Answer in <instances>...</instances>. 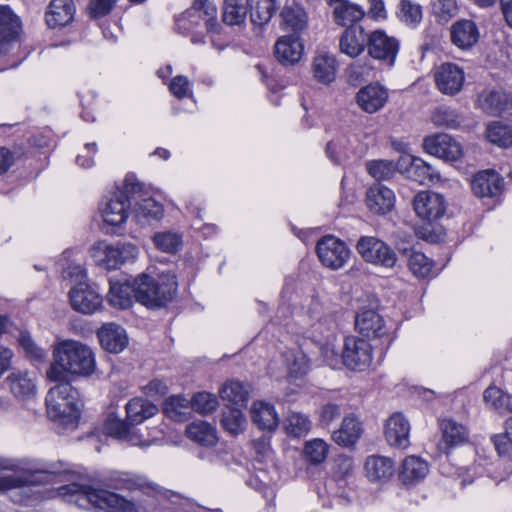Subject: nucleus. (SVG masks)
Instances as JSON below:
<instances>
[{
    "instance_id": "nucleus-1",
    "label": "nucleus",
    "mask_w": 512,
    "mask_h": 512,
    "mask_svg": "<svg viewBox=\"0 0 512 512\" xmlns=\"http://www.w3.org/2000/svg\"><path fill=\"white\" fill-rule=\"evenodd\" d=\"M95 370L92 350L77 341H65L53 350V361L46 375L56 382L45 398L47 414L66 429H75L81 416L79 391L71 385L73 376H90Z\"/></svg>"
},
{
    "instance_id": "nucleus-2",
    "label": "nucleus",
    "mask_w": 512,
    "mask_h": 512,
    "mask_svg": "<svg viewBox=\"0 0 512 512\" xmlns=\"http://www.w3.org/2000/svg\"><path fill=\"white\" fill-rule=\"evenodd\" d=\"M110 289L107 301L119 309L132 305V298L147 308H162L171 302L177 293L178 283L172 272L161 273L157 278L140 274L132 283L128 280H109Z\"/></svg>"
},
{
    "instance_id": "nucleus-3",
    "label": "nucleus",
    "mask_w": 512,
    "mask_h": 512,
    "mask_svg": "<svg viewBox=\"0 0 512 512\" xmlns=\"http://www.w3.org/2000/svg\"><path fill=\"white\" fill-rule=\"evenodd\" d=\"M57 494L67 502L81 507L93 506L103 512H136L133 501L104 489H94L88 485L70 483L60 486Z\"/></svg>"
},
{
    "instance_id": "nucleus-4",
    "label": "nucleus",
    "mask_w": 512,
    "mask_h": 512,
    "mask_svg": "<svg viewBox=\"0 0 512 512\" xmlns=\"http://www.w3.org/2000/svg\"><path fill=\"white\" fill-rule=\"evenodd\" d=\"M143 184L138 182L134 175H127L124 179L123 189L113 193L112 197L101 208L104 222L111 226L107 233H115V228L124 224L128 218V208L132 206V199L139 194Z\"/></svg>"
},
{
    "instance_id": "nucleus-5",
    "label": "nucleus",
    "mask_w": 512,
    "mask_h": 512,
    "mask_svg": "<svg viewBox=\"0 0 512 512\" xmlns=\"http://www.w3.org/2000/svg\"><path fill=\"white\" fill-rule=\"evenodd\" d=\"M68 275H76L79 282L69 291V300L72 308L83 314H91L102 304V297L89 284L83 282L86 277L81 266L69 267Z\"/></svg>"
},
{
    "instance_id": "nucleus-6",
    "label": "nucleus",
    "mask_w": 512,
    "mask_h": 512,
    "mask_svg": "<svg viewBox=\"0 0 512 512\" xmlns=\"http://www.w3.org/2000/svg\"><path fill=\"white\" fill-rule=\"evenodd\" d=\"M355 248L366 263L384 268H393L396 265L397 255L395 251L377 237L361 236Z\"/></svg>"
},
{
    "instance_id": "nucleus-7",
    "label": "nucleus",
    "mask_w": 512,
    "mask_h": 512,
    "mask_svg": "<svg viewBox=\"0 0 512 512\" xmlns=\"http://www.w3.org/2000/svg\"><path fill=\"white\" fill-rule=\"evenodd\" d=\"M315 250L320 263L334 271L343 268L352 254L343 240L331 234L321 237Z\"/></svg>"
},
{
    "instance_id": "nucleus-8",
    "label": "nucleus",
    "mask_w": 512,
    "mask_h": 512,
    "mask_svg": "<svg viewBox=\"0 0 512 512\" xmlns=\"http://www.w3.org/2000/svg\"><path fill=\"white\" fill-rule=\"evenodd\" d=\"M355 327L367 341L378 340L382 350H387L393 341L383 317L375 310L367 309L357 313Z\"/></svg>"
},
{
    "instance_id": "nucleus-9",
    "label": "nucleus",
    "mask_w": 512,
    "mask_h": 512,
    "mask_svg": "<svg viewBox=\"0 0 512 512\" xmlns=\"http://www.w3.org/2000/svg\"><path fill=\"white\" fill-rule=\"evenodd\" d=\"M373 347L364 338L347 337L342 351L343 364L350 370L362 372L372 363Z\"/></svg>"
},
{
    "instance_id": "nucleus-10",
    "label": "nucleus",
    "mask_w": 512,
    "mask_h": 512,
    "mask_svg": "<svg viewBox=\"0 0 512 512\" xmlns=\"http://www.w3.org/2000/svg\"><path fill=\"white\" fill-rule=\"evenodd\" d=\"M475 105L490 116L512 117V94L503 89L482 90Z\"/></svg>"
},
{
    "instance_id": "nucleus-11",
    "label": "nucleus",
    "mask_w": 512,
    "mask_h": 512,
    "mask_svg": "<svg viewBox=\"0 0 512 512\" xmlns=\"http://www.w3.org/2000/svg\"><path fill=\"white\" fill-rule=\"evenodd\" d=\"M400 48L397 38L388 36L384 30L378 29L369 33L368 54L373 59L379 60L389 67L395 63Z\"/></svg>"
},
{
    "instance_id": "nucleus-12",
    "label": "nucleus",
    "mask_w": 512,
    "mask_h": 512,
    "mask_svg": "<svg viewBox=\"0 0 512 512\" xmlns=\"http://www.w3.org/2000/svg\"><path fill=\"white\" fill-rule=\"evenodd\" d=\"M422 147L426 153L448 162L458 161L463 155L460 143L446 133L424 137Z\"/></svg>"
},
{
    "instance_id": "nucleus-13",
    "label": "nucleus",
    "mask_w": 512,
    "mask_h": 512,
    "mask_svg": "<svg viewBox=\"0 0 512 512\" xmlns=\"http://www.w3.org/2000/svg\"><path fill=\"white\" fill-rule=\"evenodd\" d=\"M279 27L288 35L301 34L308 28V14L304 7L296 0H285L279 7Z\"/></svg>"
},
{
    "instance_id": "nucleus-14",
    "label": "nucleus",
    "mask_w": 512,
    "mask_h": 512,
    "mask_svg": "<svg viewBox=\"0 0 512 512\" xmlns=\"http://www.w3.org/2000/svg\"><path fill=\"white\" fill-rule=\"evenodd\" d=\"M434 81L437 89L442 94L455 96L463 89L465 73L457 64L445 62L435 69Z\"/></svg>"
},
{
    "instance_id": "nucleus-15",
    "label": "nucleus",
    "mask_w": 512,
    "mask_h": 512,
    "mask_svg": "<svg viewBox=\"0 0 512 512\" xmlns=\"http://www.w3.org/2000/svg\"><path fill=\"white\" fill-rule=\"evenodd\" d=\"M413 207L420 218L432 223L444 216L447 203L442 194L427 190L414 196Z\"/></svg>"
},
{
    "instance_id": "nucleus-16",
    "label": "nucleus",
    "mask_w": 512,
    "mask_h": 512,
    "mask_svg": "<svg viewBox=\"0 0 512 512\" xmlns=\"http://www.w3.org/2000/svg\"><path fill=\"white\" fill-rule=\"evenodd\" d=\"M22 30L20 18L9 5H0V55H6L18 42Z\"/></svg>"
},
{
    "instance_id": "nucleus-17",
    "label": "nucleus",
    "mask_w": 512,
    "mask_h": 512,
    "mask_svg": "<svg viewBox=\"0 0 512 512\" xmlns=\"http://www.w3.org/2000/svg\"><path fill=\"white\" fill-rule=\"evenodd\" d=\"M471 189L479 198H489L498 202L504 190V179L494 170L480 171L473 177Z\"/></svg>"
},
{
    "instance_id": "nucleus-18",
    "label": "nucleus",
    "mask_w": 512,
    "mask_h": 512,
    "mask_svg": "<svg viewBox=\"0 0 512 512\" xmlns=\"http://www.w3.org/2000/svg\"><path fill=\"white\" fill-rule=\"evenodd\" d=\"M304 52V43L300 36L283 35L279 37L274 45V56L283 66L297 64Z\"/></svg>"
},
{
    "instance_id": "nucleus-19",
    "label": "nucleus",
    "mask_w": 512,
    "mask_h": 512,
    "mask_svg": "<svg viewBox=\"0 0 512 512\" xmlns=\"http://www.w3.org/2000/svg\"><path fill=\"white\" fill-rule=\"evenodd\" d=\"M369 33L360 24H352L343 31L339 39L340 52L356 58L368 48Z\"/></svg>"
},
{
    "instance_id": "nucleus-20",
    "label": "nucleus",
    "mask_w": 512,
    "mask_h": 512,
    "mask_svg": "<svg viewBox=\"0 0 512 512\" xmlns=\"http://www.w3.org/2000/svg\"><path fill=\"white\" fill-rule=\"evenodd\" d=\"M60 472L55 470H36L23 475H6L0 477V492L13 488L35 486L52 481Z\"/></svg>"
},
{
    "instance_id": "nucleus-21",
    "label": "nucleus",
    "mask_w": 512,
    "mask_h": 512,
    "mask_svg": "<svg viewBox=\"0 0 512 512\" xmlns=\"http://www.w3.org/2000/svg\"><path fill=\"white\" fill-rule=\"evenodd\" d=\"M76 7L73 0H51L45 12L50 29L63 28L74 20Z\"/></svg>"
},
{
    "instance_id": "nucleus-22",
    "label": "nucleus",
    "mask_w": 512,
    "mask_h": 512,
    "mask_svg": "<svg viewBox=\"0 0 512 512\" xmlns=\"http://www.w3.org/2000/svg\"><path fill=\"white\" fill-rule=\"evenodd\" d=\"M410 424L401 413L391 415L385 424L384 436L389 445L406 449L409 441Z\"/></svg>"
},
{
    "instance_id": "nucleus-23",
    "label": "nucleus",
    "mask_w": 512,
    "mask_h": 512,
    "mask_svg": "<svg viewBox=\"0 0 512 512\" xmlns=\"http://www.w3.org/2000/svg\"><path fill=\"white\" fill-rule=\"evenodd\" d=\"M388 90L378 83L362 87L356 94V102L366 113L381 110L388 101Z\"/></svg>"
},
{
    "instance_id": "nucleus-24",
    "label": "nucleus",
    "mask_w": 512,
    "mask_h": 512,
    "mask_svg": "<svg viewBox=\"0 0 512 512\" xmlns=\"http://www.w3.org/2000/svg\"><path fill=\"white\" fill-rule=\"evenodd\" d=\"M365 203L373 214L385 215L394 208L395 195L391 189L378 183L367 190Z\"/></svg>"
},
{
    "instance_id": "nucleus-25",
    "label": "nucleus",
    "mask_w": 512,
    "mask_h": 512,
    "mask_svg": "<svg viewBox=\"0 0 512 512\" xmlns=\"http://www.w3.org/2000/svg\"><path fill=\"white\" fill-rule=\"evenodd\" d=\"M97 337L101 347L110 353H120L128 345L125 329L115 323L104 324L98 331Z\"/></svg>"
},
{
    "instance_id": "nucleus-26",
    "label": "nucleus",
    "mask_w": 512,
    "mask_h": 512,
    "mask_svg": "<svg viewBox=\"0 0 512 512\" xmlns=\"http://www.w3.org/2000/svg\"><path fill=\"white\" fill-rule=\"evenodd\" d=\"M104 254L102 264L106 269L112 270L127 262L134 261L138 254V248L131 243H117L107 246Z\"/></svg>"
},
{
    "instance_id": "nucleus-27",
    "label": "nucleus",
    "mask_w": 512,
    "mask_h": 512,
    "mask_svg": "<svg viewBox=\"0 0 512 512\" xmlns=\"http://www.w3.org/2000/svg\"><path fill=\"white\" fill-rule=\"evenodd\" d=\"M427 473V462L416 456H408L402 462L398 479L404 486L411 487L422 481Z\"/></svg>"
},
{
    "instance_id": "nucleus-28",
    "label": "nucleus",
    "mask_w": 512,
    "mask_h": 512,
    "mask_svg": "<svg viewBox=\"0 0 512 512\" xmlns=\"http://www.w3.org/2000/svg\"><path fill=\"white\" fill-rule=\"evenodd\" d=\"M452 43L461 49H468L477 43L479 31L472 20L462 19L455 22L450 29Z\"/></svg>"
},
{
    "instance_id": "nucleus-29",
    "label": "nucleus",
    "mask_w": 512,
    "mask_h": 512,
    "mask_svg": "<svg viewBox=\"0 0 512 512\" xmlns=\"http://www.w3.org/2000/svg\"><path fill=\"white\" fill-rule=\"evenodd\" d=\"M442 431V440L444 443V452L449 453L453 447L463 445L468 442V430L462 424H459L451 419H444L440 422Z\"/></svg>"
},
{
    "instance_id": "nucleus-30",
    "label": "nucleus",
    "mask_w": 512,
    "mask_h": 512,
    "mask_svg": "<svg viewBox=\"0 0 512 512\" xmlns=\"http://www.w3.org/2000/svg\"><path fill=\"white\" fill-rule=\"evenodd\" d=\"M362 434L361 423L355 417H344L341 427L332 434L333 441L341 447H354Z\"/></svg>"
},
{
    "instance_id": "nucleus-31",
    "label": "nucleus",
    "mask_w": 512,
    "mask_h": 512,
    "mask_svg": "<svg viewBox=\"0 0 512 512\" xmlns=\"http://www.w3.org/2000/svg\"><path fill=\"white\" fill-rule=\"evenodd\" d=\"M251 420L260 429L274 431L279 424V418L272 404L258 401L251 408Z\"/></svg>"
},
{
    "instance_id": "nucleus-32",
    "label": "nucleus",
    "mask_w": 512,
    "mask_h": 512,
    "mask_svg": "<svg viewBox=\"0 0 512 512\" xmlns=\"http://www.w3.org/2000/svg\"><path fill=\"white\" fill-rule=\"evenodd\" d=\"M202 11L205 16L208 17L206 21V27L208 31H213L217 26L216 22V14L217 9L216 6L210 2L209 0H194L192 7L183 12L178 18H176V29L179 32H182L181 29L187 30L188 28L182 25L187 19L193 16L194 12Z\"/></svg>"
},
{
    "instance_id": "nucleus-33",
    "label": "nucleus",
    "mask_w": 512,
    "mask_h": 512,
    "mask_svg": "<svg viewBox=\"0 0 512 512\" xmlns=\"http://www.w3.org/2000/svg\"><path fill=\"white\" fill-rule=\"evenodd\" d=\"M158 411V407L152 402L142 398H133L126 405V418L134 426L154 416Z\"/></svg>"
},
{
    "instance_id": "nucleus-34",
    "label": "nucleus",
    "mask_w": 512,
    "mask_h": 512,
    "mask_svg": "<svg viewBox=\"0 0 512 512\" xmlns=\"http://www.w3.org/2000/svg\"><path fill=\"white\" fill-rule=\"evenodd\" d=\"M108 485L116 490H143L145 488L155 489L154 485L148 483L145 478L133 475L128 472H113L108 477Z\"/></svg>"
},
{
    "instance_id": "nucleus-35",
    "label": "nucleus",
    "mask_w": 512,
    "mask_h": 512,
    "mask_svg": "<svg viewBox=\"0 0 512 512\" xmlns=\"http://www.w3.org/2000/svg\"><path fill=\"white\" fill-rule=\"evenodd\" d=\"M337 2L333 11V19L336 24L340 26H350L357 24L364 15V10L356 4L349 2L348 0H335Z\"/></svg>"
},
{
    "instance_id": "nucleus-36",
    "label": "nucleus",
    "mask_w": 512,
    "mask_h": 512,
    "mask_svg": "<svg viewBox=\"0 0 512 512\" xmlns=\"http://www.w3.org/2000/svg\"><path fill=\"white\" fill-rule=\"evenodd\" d=\"M313 77L322 84L328 85L336 77V59L328 54L316 55L312 63Z\"/></svg>"
},
{
    "instance_id": "nucleus-37",
    "label": "nucleus",
    "mask_w": 512,
    "mask_h": 512,
    "mask_svg": "<svg viewBox=\"0 0 512 512\" xmlns=\"http://www.w3.org/2000/svg\"><path fill=\"white\" fill-rule=\"evenodd\" d=\"M220 396L227 407L246 408L249 392L240 381H229L220 390Z\"/></svg>"
},
{
    "instance_id": "nucleus-38",
    "label": "nucleus",
    "mask_w": 512,
    "mask_h": 512,
    "mask_svg": "<svg viewBox=\"0 0 512 512\" xmlns=\"http://www.w3.org/2000/svg\"><path fill=\"white\" fill-rule=\"evenodd\" d=\"M366 475L370 480H386L393 475L394 463L390 458L369 456L364 465Z\"/></svg>"
},
{
    "instance_id": "nucleus-39",
    "label": "nucleus",
    "mask_w": 512,
    "mask_h": 512,
    "mask_svg": "<svg viewBox=\"0 0 512 512\" xmlns=\"http://www.w3.org/2000/svg\"><path fill=\"white\" fill-rule=\"evenodd\" d=\"M6 382L13 395L19 399H30L36 393V385L26 372H13L6 378Z\"/></svg>"
},
{
    "instance_id": "nucleus-40",
    "label": "nucleus",
    "mask_w": 512,
    "mask_h": 512,
    "mask_svg": "<svg viewBox=\"0 0 512 512\" xmlns=\"http://www.w3.org/2000/svg\"><path fill=\"white\" fill-rule=\"evenodd\" d=\"M143 190L134 195L132 205H134L135 215L138 219L158 220L163 216V206L151 197H142Z\"/></svg>"
},
{
    "instance_id": "nucleus-41",
    "label": "nucleus",
    "mask_w": 512,
    "mask_h": 512,
    "mask_svg": "<svg viewBox=\"0 0 512 512\" xmlns=\"http://www.w3.org/2000/svg\"><path fill=\"white\" fill-rule=\"evenodd\" d=\"M186 435L202 446H213L217 442L215 428L205 421H194L187 425Z\"/></svg>"
},
{
    "instance_id": "nucleus-42",
    "label": "nucleus",
    "mask_w": 512,
    "mask_h": 512,
    "mask_svg": "<svg viewBox=\"0 0 512 512\" xmlns=\"http://www.w3.org/2000/svg\"><path fill=\"white\" fill-rule=\"evenodd\" d=\"M484 402L500 414L512 413V395L491 385L483 393Z\"/></svg>"
},
{
    "instance_id": "nucleus-43",
    "label": "nucleus",
    "mask_w": 512,
    "mask_h": 512,
    "mask_svg": "<svg viewBox=\"0 0 512 512\" xmlns=\"http://www.w3.org/2000/svg\"><path fill=\"white\" fill-rule=\"evenodd\" d=\"M248 7L250 20L257 26L267 24L279 9L276 0H255L254 3L249 2Z\"/></svg>"
},
{
    "instance_id": "nucleus-44",
    "label": "nucleus",
    "mask_w": 512,
    "mask_h": 512,
    "mask_svg": "<svg viewBox=\"0 0 512 512\" xmlns=\"http://www.w3.org/2000/svg\"><path fill=\"white\" fill-rule=\"evenodd\" d=\"M247 0H224L222 20L227 25H241L249 12Z\"/></svg>"
},
{
    "instance_id": "nucleus-45",
    "label": "nucleus",
    "mask_w": 512,
    "mask_h": 512,
    "mask_svg": "<svg viewBox=\"0 0 512 512\" xmlns=\"http://www.w3.org/2000/svg\"><path fill=\"white\" fill-rule=\"evenodd\" d=\"M191 408V400L182 396H171L163 403L164 413L171 419L183 422L187 420L189 409Z\"/></svg>"
},
{
    "instance_id": "nucleus-46",
    "label": "nucleus",
    "mask_w": 512,
    "mask_h": 512,
    "mask_svg": "<svg viewBox=\"0 0 512 512\" xmlns=\"http://www.w3.org/2000/svg\"><path fill=\"white\" fill-rule=\"evenodd\" d=\"M407 178L419 184H425L434 179H439L440 175L432 165L417 157L407 170Z\"/></svg>"
},
{
    "instance_id": "nucleus-47",
    "label": "nucleus",
    "mask_w": 512,
    "mask_h": 512,
    "mask_svg": "<svg viewBox=\"0 0 512 512\" xmlns=\"http://www.w3.org/2000/svg\"><path fill=\"white\" fill-rule=\"evenodd\" d=\"M486 135L491 143L499 147L508 148L512 146V127L501 121H494L489 124Z\"/></svg>"
},
{
    "instance_id": "nucleus-48",
    "label": "nucleus",
    "mask_w": 512,
    "mask_h": 512,
    "mask_svg": "<svg viewBox=\"0 0 512 512\" xmlns=\"http://www.w3.org/2000/svg\"><path fill=\"white\" fill-rule=\"evenodd\" d=\"M328 452L329 445L320 438L307 441L303 449L305 460L313 465L323 463L328 456Z\"/></svg>"
},
{
    "instance_id": "nucleus-49",
    "label": "nucleus",
    "mask_w": 512,
    "mask_h": 512,
    "mask_svg": "<svg viewBox=\"0 0 512 512\" xmlns=\"http://www.w3.org/2000/svg\"><path fill=\"white\" fill-rule=\"evenodd\" d=\"M354 469L353 459L346 455H338L331 468V477L339 486H344Z\"/></svg>"
},
{
    "instance_id": "nucleus-50",
    "label": "nucleus",
    "mask_w": 512,
    "mask_h": 512,
    "mask_svg": "<svg viewBox=\"0 0 512 512\" xmlns=\"http://www.w3.org/2000/svg\"><path fill=\"white\" fill-rule=\"evenodd\" d=\"M308 313L312 319L320 323L335 324L337 320L338 311L331 304L325 305L318 298L311 300Z\"/></svg>"
},
{
    "instance_id": "nucleus-51",
    "label": "nucleus",
    "mask_w": 512,
    "mask_h": 512,
    "mask_svg": "<svg viewBox=\"0 0 512 512\" xmlns=\"http://www.w3.org/2000/svg\"><path fill=\"white\" fill-rule=\"evenodd\" d=\"M17 342L30 361L43 363L46 360V351L34 342L27 331H20Z\"/></svg>"
},
{
    "instance_id": "nucleus-52",
    "label": "nucleus",
    "mask_w": 512,
    "mask_h": 512,
    "mask_svg": "<svg viewBox=\"0 0 512 512\" xmlns=\"http://www.w3.org/2000/svg\"><path fill=\"white\" fill-rule=\"evenodd\" d=\"M242 408L227 407L222 412L221 426L231 433L237 435L244 429L246 419L242 413Z\"/></svg>"
},
{
    "instance_id": "nucleus-53",
    "label": "nucleus",
    "mask_w": 512,
    "mask_h": 512,
    "mask_svg": "<svg viewBox=\"0 0 512 512\" xmlns=\"http://www.w3.org/2000/svg\"><path fill=\"white\" fill-rule=\"evenodd\" d=\"M132 425L129 421L118 418L114 413H110L103 424L105 434L117 439H126Z\"/></svg>"
},
{
    "instance_id": "nucleus-54",
    "label": "nucleus",
    "mask_w": 512,
    "mask_h": 512,
    "mask_svg": "<svg viewBox=\"0 0 512 512\" xmlns=\"http://www.w3.org/2000/svg\"><path fill=\"white\" fill-rule=\"evenodd\" d=\"M408 267L417 278H426L432 271L433 261L422 252H412L409 255Z\"/></svg>"
},
{
    "instance_id": "nucleus-55",
    "label": "nucleus",
    "mask_w": 512,
    "mask_h": 512,
    "mask_svg": "<svg viewBox=\"0 0 512 512\" xmlns=\"http://www.w3.org/2000/svg\"><path fill=\"white\" fill-rule=\"evenodd\" d=\"M153 243L163 252L176 253L182 245V238L177 233L161 232L153 236Z\"/></svg>"
},
{
    "instance_id": "nucleus-56",
    "label": "nucleus",
    "mask_w": 512,
    "mask_h": 512,
    "mask_svg": "<svg viewBox=\"0 0 512 512\" xmlns=\"http://www.w3.org/2000/svg\"><path fill=\"white\" fill-rule=\"evenodd\" d=\"M399 10L400 20L407 25L416 26L422 20V7L410 0H401Z\"/></svg>"
},
{
    "instance_id": "nucleus-57",
    "label": "nucleus",
    "mask_w": 512,
    "mask_h": 512,
    "mask_svg": "<svg viewBox=\"0 0 512 512\" xmlns=\"http://www.w3.org/2000/svg\"><path fill=\"white\" fill-rule=\"evenodd\" d=\"M432 120L435 125L450 129L458 128L461 124L456 110L444 106L437 108L433 112Z\"/></svg>"
},
{
    "instance_id": "nucleus-58",
    "label": "nucleus",
    "mask_w": 512,
    "mask_h": 512,
    "mask_svg": "<svg viewBox=\"0 0 512 512\" xmlns=\"http://www.w3.org/2000/svg\"><path fill=\"white\" fill-rule=\"evenodd\" d=\"M368 173L377 180H388L396 172V166L391 160H373L366 164Z\"/></svg>"
},
{
    "instance_id": "nucleus-59",
    "label": "nucleus",
    "mask_w": 512,
    "mask_h": 512,
    "mask_svg": "<svg viewBox=\"0 0 512 512\" xmlns=\"http://www.w3.org/2000/svg\"><path fill=\"white\" fill-rule=\"evenodd\" d=\"M218 400L208 392H198L191 398V409L200 414H209L216 410Z\"/></svg>"
},
{
    "instance_id": "nucleus-60",
    "label": "nucleus",
    "mask_w": 512,
    "mask_h": 512,
    "mask_svg": "<svg viewBox=\"0 0 512 512\" xmlns=\"http://www.w3.org/2000/svg\"><path fill=\"white\" fill-rule=\"evenodd\" d=\"M117 0H90L87 12L91 19L97 20L109 15L114 9Z\"/></svg>"
},
{
    "instance_id": "nucleus-61",
    "label": "nucleus",
    "mask_w": 512,
    "mask_h": 512,
    "mask_svg": "<svg viewBox=\"0 0 512 512\" xmlns=\"http://www.w3.org/2000/svg\"><path fill=\"white\" fill-rule=\"evenodd\" d=\"M434 14L440 23H447L458 11L455 0H437L433 4Z\"/></svg>"
},
{
    "instance_id": "nucleus-62",
    "label": "nucleus",
    "mask_w": 512,
    "mask_h": 512,
    "mask_svg": "<svg viewBox=\"0 0 512 512\" xmlns=\"http://www.w3.org/2000/svg\"><path fill=\"white\" fill-rule=\"evenodd\" d=\"M341 414V407L338 404L328 402L322 405L318 410L319 424L322 427H327L333 421L339 419Z\"/></svg>"
},
{
    "instance_id": "nucleus-63",
    "label": "nucleus",
    "mask_w": 512,
    "mask_h": 512,
    "mask_svg": "<svg viewBox=\"0 0 512 512\" xmlns=\"http://www.w3.org/2000/svg\"><path fill=\"white\" fill-rule=\"evenodd\" d=\"M491 442L500 457L510 456L512 452V437L506 432L493 435Z\"/></svg>"
},
{
    "instance_id": "nucleus-64",
    "label": "nucleus",
    "mask_w": 512,
    "mask_h": 512,
    "mask_svg": "<svg viewBox=\"0 0 512 512\" xmlns=\"http://www.w3.org/2000/svg\"><path fill=\"white\" fill-rule=\"evenodd\" d=\"M22 155L20 148L14 147L13 150H9L6 147H0V174L5 173Z\"/></svg>"
}]
</instances>
